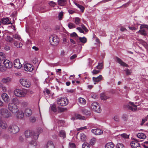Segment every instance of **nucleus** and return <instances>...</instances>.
<instances>
[{"instance_id":"obj_3","label":"nucleus","mask_w":148,"mask_h":148,"mask_svg":"<svg viewBox=\"0 0 148 148\" xmlns=\"http://www.w3.org/2000/svg\"><path fill=\"white\" fill-rule=\"evenodd\" d=\"M0 114L1 117L7 118L11 116V114L8 110L5 108H1L0 109Z\"/></svg>"},{"instance_id":"obj_8","label":"nucleus","mask_w":148,"mask_h":148,"mask_svg":"<svg viewBox=\"0 0 148 148\" xmlns=\"http://www.w3.org/2000/svg\"><path fill=\"white\" fill-rule=\"evenodd\" d=\"M91 108L92 110L97 112H100L101 111L100 107L96 102H94L92 103Z\"/></svg>"},{"instance_id":"obj_10","label":"nucleus","mask_w":148,"mask_h":148,"mask_svg":"<svg viewBox=\"0 0 148 148\" xmlns=\"http://www.w3.org/2000/svg\"><path fill=\"white\" fill-rule=\"evenodd\" d=\"M24 70L27 71H32L34 69V67L31 64H25L24 66Z\"/></svg>"},{"instance_id":"obj_25","label":"nucleus","mask_w":148,"mask_h":148,"mask_svg":"<svg viewBox=\"0 0 148 148\" xmlns=\"http://www.w3.org/2000/svg\"><path fill=\"white\" fill-rule=\"evenodd\" d=\"M59 136L63 139L65 138L66 136L65 132L64 130H60L59 132Z\"/></svg>"},{"instance_id":"obj_48","label":"nucleus","mask_w":148,"mask_h":148,"mask_svg":"<svg viewBox=\"0 0 148 148\" xmlns=\"http://www.w3.org/2000/svg\"><path fill=\"white\" fill-rule=\"evenodd\" d=\"M81 26V27L82 29L84 31L86 32H88V30L87 29L86 27L83 24H82Z\"/></svg>"},{"instance_id":"obj_29","label":"nucleus","mask_w":148,"mask_h":148,"mask_svg":"<svg viewBox=\"0 0 148 148\" xmlns=\"http://www.w3.org/2000/svg\"><path fill=\"white\" fill-rule=\"evenodd\" d=\"M75 119L82 120H85L86 119L85 117L79 114H76L75 115L74 120H75Z\"/></svg>"},{"instance_id":"obj_50","label":"nucleus","mask_w":148,"mask_h":148,"mask_svg":"<svg viewBox=\"0 0 148 148\" xmlns=\"http://www.w3.org/2000/svg\"><path fill=\"white\" fill-rule=\"evenodd\" d=\"M48 4L50 6L53 7H54L56 4V3L52 1L49 2Z\"/></svg>"},{"instance_id":"obj_32","label":"nucleus","mask_w":148,"mask_h":148,"mask_svg":"<svg viewBox=\"0 0 148 148\" xmlns=\"http://www.w3.org/2000/svg\"><path fill=\"white\" fill-rule=\"evenodd\" d=\"M58 4L61 6H63L65 5L66 2V0H58Z\"/></svg>"},{"instance_id":"obj_59","label":"nucleus","mask_w":148,"mask_h":148,"mask_svg":"<svg viewBox=\"0 0 148 148\" xmlns=\"http://www.w3.org/2000/svg\"><path fill=\"white\" fill-rule=\"evenodd\" d=\"M1 57H2L3 58H5V55L3 53H0V58L1 59Z\"/></svg>"},{"instance_id":"obj_16","label":"nucleus","mask_w":148,"mask_h":148,"mask_svg":"<svg viewBox=\"0 0 148 148\" xmlns=\"http://www.w3.org/2000/svg\"><path fill=\"white\" fill-rule=\"evenodd\" d=\"M1 97L2 99L6 103H8L10 101V98L8 95L6 93L2 94Z\"/></svg>"},{"instance_id":"obj_34","label":"nucleus","mask_w":148,"mask_h":148,"mask_svg":"<svg viewBox=\"0 0 148 148\" xmlns=\"http://www.w3.org/2000/svg\"><path fill=\"white\" fill-rule=\"evenodd\" d=\"M73 19H74V22L76 24V25H79L80 23L81 22V20L80 19L79 17H75L73 18Z\"/></svg>"},{"instance_id":"obj_33","label":"nucleus","mask_w":148,"mask_h":148,"mask_svg":"<svg viewBox=\"0 0 148 148\" xmlns=\"http://www.w3.org/2000/svg\"><path fill=\"white\" fill-rule=\"evenodd\" d=\"M14 45L17 48L21 47L23 46V44L21 42H18L17 41H14Z\"/></svg>"},{"instance_id":"obj_62","label":"nucleus","mask_w":148,"mask_h":148,"mask_svg":"<svg viewBox=\"0 0 148 148\" xmlns=\"http://www.w3.org/2000/svg\"><path fill=\"white\" fill-rule=\"evenodd\" d=\"M88 65L89 66H90L92 65V63H93V61L90 58H89L88 59Z\"/></svg>"},{"instance_id":"obj_6","label":"nucleus","mask_w":148,"mask_h":148,"mask_svg":"<svg viewBox=\"0 0 148 148\" xmlns=\"http://www.w3.org/2000/svg\"><path fill=\"white\" fill-rule=\"evenodd\" d=\"M8 108L10 112L14 114L16 113L19 110L17 106L12 103L8 104Z\"/></svg>"},{"instance_id":"obj_52","label":"nucleus","mask_w":148,"mask_h":148,"mask_svg":"<svg viewBox=\"0 0 148 148\" xmlns=\"http://www.w3.org/2000/svg\"><path fill=\"white\" fill-rule=\"evenodd\" d=\"M20 104H21L22 106L24 107H26L28 105L27 103L25 101L23 102L22 103H21Z\"/></svg>"},{"instance_id":"obj_15","label":"nucleus","mask_w":148,"mask_h":148,"mask_svg":"<svg viewBox=\"0 0 148 148\" xmlns=\"http://www.w3.org/2000/svg\"><path fill=\"white\" fill-rule=\"evenodd\" d=\"M14 66L18 69H20L22 66V65L18 59H16L14 61Z\"/></svg>"},{"instance_id":"obj_40","label":"nucleus","mask_w":148,"mask_h":148,"mask_svg":"<svg viewBox=\"0 0 148 148\" xmlns=\"http://www.w3.org/2000/svg\"><path fill=\"white\" fill-rule=\"evenodd\" d=\"M68 26L69 27L70 29L75 28L76 27L75 25L73 23L71 22L69 23Z\"/></svg>"},{"instance_id":"obj_39","label":"nucleus","mask_w":148,"mask_h":148,"mask_svg":"<svg viewBox=\"0 0 148 148\" xmlns=\"http://www.w3.org/2000/svg\"><path fill=\"white\" fill-rule=\"evenodd\" d=\"M100 97L101 99L103 100H106L109 98L108 97H107L104 93L101 94Z\"/></svg>"},{"instance_id":"obj_1","label":"nucleus","mask_w":148,"mask_h":148,"mask_svg":"<svg viewBox=\"0 0 148 148\" xmlns=\"http://www.w3.org/2000/svg\"><path fill=\"white\" fill-rule=\"evenodd\" d=\"M39 134L38 132H34L30 130H27L25 132V136L27 138H29L32 139L30 142L31 144L36 146L37 143L36 140L38 139Z\"/></svg>"},{"instance_id":"obj_61","label":"nucleus","mask_w":148,"mask_h":148,"mask_svg":"<svg viewBox=\"0 0 148 148\" xmlns=\"http://www.w3.org/2000/svg\"><path fill=\"white\" fill-rule=\"evenodd\" d=\"M83 112L86 115H89L90 114V112L86 110H84L83 111Z\"/></svg>"},{"instance_id":"obj_37","label":"nucleus","mask_w":148,"mask_h":148,"mask_svg":"<svg viewBox=\"0 0 148 148\" xmlns=\"http://www.w3.org/2000/svg\"><path fill=\"white\" fill-rule=\"evenodd\" d=\"M3 138L5 139L8 140L10 138V136L8 133H5L2 136Z\"/></svg>"},{"instance_id":"obj_64","label":"nucleus","mask_w":148,"mask_h":148,"mask_svg":"<svg viewBox=\"0 0 148 148\" xmlns=\"http://www.w3.org/2000/svg\"><path fill=\"white\" fill-rule=\"evenodd\" d=\"M4 49L7 51H8L10 49V47L8 45H5L4 47Z\"/></svg>"},{"instance_id":"obj_57","label":"nucleus","mask_w":148,"mask_h":148,"mask_svg":"<svg viewBox=\"0 0 148 148\" xmlns=\"http://www.w3.org/2000/svg\"><path fill=\"white\" fill-rule=\"evenodd\" d=\"M76 29L80 33H84V30L81 27H77Z\"/></svg>"},{"instance_id":"obj_47","label":"nucleus","mask_w":148,"mask_h":148,"mask_svg":"<svg viewBox=\"0 0 148 148\" xmlns=\"http://www.w3.org/2000/svg\"><path fill=\"white\" fill-rule=\"evenodd\" d=\"M103 66V64L102 63H99L98 65L97 66L96 68L98 69H102Z\"/></svg>"},{"instance_id":"obj_58","label":"nucleus","mask_w":148,"mask_h":148,"mask_svg":"<svg viewBox=\"0 0 148 148\" xmlns=\"http://www.w3.org/2000/svg\"><path fill=\"white\" fill-rule=\"evenodd\" d=\"M30 121L32 123L35 122L36 121V119L34 117H31L30 119Z\"/></svg>"},{"instance_id":"obj_12","label":"nucleus","mask_w":148,"mask_h":148,"mask_svg":"<svg viewBox=\"0 0 148 148\" xmlns=\"http://www.w3.org/2000/svg\"><path fill=\"white\" fill-rule=\"evenodd\" d=\"M130 145L132 148H140V144L138 141L135 139L131 142Z\"/></svg>"},{"instance_id":"obj_54","label":"nucleus","mask_w":148,"mask_h":148,"mask_svg":"<svg viewBox=\"0 0 148 148\" xmlns=\"http://www.w3.org/2000/svg\"><path fill=\"white\" fill-rule=\"evenodd\" d=\"M121 137L125 138H129V136L128 135H127L125 134H121Z\"/></svg>"},{"instance_id":"obj_44","label":"nucleus","mask_w":148,"mask_h":148,"mask_svg":"<svg viewBox=\"0 0 148 148\" xmlns=\"http://www.w3.org/2000/svg\"><path fill=\"white\" fill-rule=\"evenodd\" d=\"M75 144L72 143H69V148H75Z\"/></svg>"},{"instance_id":"obj_49","label":"nucleus","mask_w":148,"mask_h":148,"mask_svg":"<svg viewBox=\"0 0 148 148\" xmlns=\"http://www.w3.org/2000/svg\"><path fill=\"white\" fill-rule=\"evenodd\" d=\"M122 118L124 121H126L128 119L127 115L126 114H124L122 116Z\"/></svg>"},{"instance_id":"obj_60","label":"nucleus","mask_w":148,"mask_h":148,"mask_svg":"<svg viewBox=\"0 0 148 148\" xmlns=\"http://www.w3.org/2000/svg\"><path fill=\"white\" fill-rule=\"evenodd\" d=\"M71 36H72V37H79L78 36L77 34L75 32H73V33L71 34Z\"/></svg>"},{"instance_id":"obj_13","label":"nucleus","mask_w":148,"mask_h":148,"mask_svg":"<svg viewBox=\"0 0 148 148\" xmlns=\"http://www.w3.org/2000/svg\"><path fill=\"white\" fill-rule=\"evenodd\" d=\"M0 127L3 130H5L8 127L7 123L5 121H0Z\"/></svg>"},{"instance_id":"obj_19","label":"nucleus","mask_w":148,"mask_h":148,"mask_svg":"<svg viewBox=\"0 0 148 148\" xmlns=\"http://www.w3.org/2000/svg\"><path fill=\"white\" fill-rule=\"evenodd\" d=\"M91 132L96 135H101L103 133L102 131L99 129H93L91 130Z\"/></svg>"},{"instance_id":"obj_53","label":"nucleus","mask_w":148,"mask_h":148,"mask_svg":"<svg viewBox=\"0 0 148 148\" xmlns=\"http://www.w3.org/2000/svg\"><path fill=\"white\" fill-rule=\"evenodd\" d=\"M51 109L52 111L53 112H55L57 111V109L56 108V106L55 105H52L51 107Z\"/></svg>"},{"instance_id":"obj_17","label":"nucleus","mask_w":148,"mask_h":148,"mask_svg":"<svg viewBox=\"0 0 148 148\" xmlns=\"http://www.w3.org/2000/svg\"><path fill=\"white\" fill-rule=\"evenodd\" d=\"M116 62L120 64L121 66L125 67H128V65L126 63L123 62L121 59L117 57H116Z\"/></svg>"},{"instance_id":"obj_14","label":"nucleus","mask_w":148,"mask_h":148,"mask_svg":"<svg viewBox=\"0 0 148 148\" xmlns=\"http://www.w3.org/2000/svg\"><path fill=\"white\" fill-rule=\"evenodd\" d=\"M3 64L5 67L7 68H10L12 66V62L8 60H6L4 61Z\"/></svg>"},{"instance_id":"obj_24","label":"nucleus","mask_w":148,"mask_h":148,"mask_svg":"<svg viewBox=\"0 0 148 148\" xmlns=\"http://www.w3.org/2000/svg\"><path fill=\"white\" fill-rule=\"evenodd\" d=\"M25 114L26 116H29L32 114V112L31 109L27 108L25 110Z\"/></svg>"},{"instance_id":"obj_42","label":"nucleus","mask_w":148,"mask_h":148,"mask_svg":"<svg viewBox=\"0 0 148 148\" xmlns=\"http://www.w3.org/2000/svg\"><path fill=\"white\" fill-rule=\"evenodd\" d=\"M90 145L87 143H84L82 145V148H89Z\"/></svg>"},{"instance_id":"obj_43","label":"nucleus","mask_w":148,"mask_h":148,"mask_svg":"<svg viewBox=\"0 0 148 148\" xmlns=\"http://www.w3.org/2000/svg\"><path fill=\"white\" fill-rule=\"evenodd\" d=\"M116 148H124V147L122 144L118 143L116 146Z\"/></svg>"},{"instance_id":"obj_51","label":"nucleus","mask_w":148,"mask_h":148,"mask_svg":"<svg viewBox=\"0 0 148 148\" xmlns=\"http://www.w3.org/2000/svg\"><path fill=\"white\" fill-rule=\"evenodd\" d=\"M13 38L19 40L21 38L20 36L17 34H15L14 35H13Z\"/></svg>"},{"instance_id":"obj_26","label":"nucleus","mask_w":148,"mask_h":148,"mask_svg":"<svg viewBox=\"0 0 148 148\" xmlns=\"http://www.w3.org/2000/svg\"><path fill=\"white\" fill-rule=\"evenodd\" d=\"M137 136L138 138L141 139H145L147 137L146 135L143 133H138Z\"/></svg>"},{"instance_id":"obj_63","label":"nucleus","mask_w":148,"mask_h":148,"mask_svg":"<svg viewBox=\"0 0 148 148\" xmlns=\"http://www.w3.org/2000/svg\"><path fill=\"white\" fill-rule=\"evenodd\" d=\"M66 110V108H59V111L60 112H63Z\"/></svg>"},{"instance_id":"obj_9","label":"nucleus","mask_w":148,"mask_h":148,"mask_svg":"<svg viewBox=\"0 0 148 148\" xmlns=\"http://www.w3.org/2000/svg\"><path fill=\"white\" fill-rule=\"evenodd\" d=\"M20 84L23 86L29 88L31 85V83L26 79H21L20 80Z\"/></svg>"},{"instance_id":"obj_38","label":"nucleus","mask_w":148,"mask_h":148,"mask_svg":"<svg viewBox=\"0 0 148 148\" xmlns=\"http://www.w3.org/2000/svg\"><path fill=\"white\" fill-rule=\"evenodd\" d=\"M127 75H130L132 72V70L131 69L129 70L128 69H126L124 70Z\"/></svg>"},{"instance_id":"obj_20","label":"nucleus","mask_w":148,"mask_h":148,"mask_svg":"<svg viewBox=\"0 0 148 148\" xmlns=\"http://www.w3.org/2000/svg\"><path fill=\"white\" fill-rule=\"evenodd\" d=\"M102 76L101 75H100L96 77H93L92 80L94 82V84H95L96 82L97 83L101 81L102 79Z\"/></svg>"},{"instance_id":"obj_23","label":"nucleus","mask_w":148,"mask_h":148,"mask_svg":"<svg viewBox=\"0 0 148 148\" xmlns=\"http://www.w3.org/2000/svg\"><path fill=\"white\" fill-rule=\"evenodd\" d=\"M47 148H55V146L53 142L51 141H49L47 143Z\"/></svg>"},{"instance_id":"obj_27","label":"nucleus","mask_w":148,"mask_h":148,"mask_svg":"<svg viewBox=\"0 0 148 148\" xmlns=\"http://www.w3.org/2000/svg\"><path fill=\"white\" fill-rule=\"evenodd\" d=\"M78 102L81 104L82 105H84L86 103V100L83 98L79 97L78 99Z\"/></svg>"},{"instance_id":"obj_30","label":"nucleus","mask_w":148,"mask_h":148,"mask_svg":"<svg viewBox=\"0 0 148 148\" xmlns=\"http://www.w3.org/2000/svg\"><path fill=\"white\" fill-rule=\"evenodd\" d=\"M114 144L111 142L107 143L105 145V148H113L114 147Z\"/></svg>"},{"instance_id":"obj_11","label":"nucleus","mask_w":148,"mask_h":148,"mask_svg":"<svg viewBox=\"0 0 148 148\" xmlns=\"http://www.w3.org/2000/svg\"><path fill=\"white\" fill-rule=\"evenodd\" d=\"M126 107L130 110L134 111L137 110V106L135 105L134 103L130 102L129 104L127 105Z\"/></svg>"},{"instance_id":"obj_21","label":"nucleus","mask_w":148,"mask_h":148,"mask_svg":"<svg viewBox=\"0 0 148 148\" xmlns=\"http://www.w3.org/2000/svg\"><path fill=\"white\" fill-rule=\"evenodd\" d=\"M12 101L13 103L16 105H18L21 103V102L17 97H15L12 99Z\"/></svg>"},{"instance_id":"obj_4","label":"nucleus","mask_w":148,"mask_h":148,"mask_svg":"<svg viewBox=\"0 0 148 148\" xmlns=\"http://www.w3.org/2000/svg\"><path fill=\"white\" fill-rule=\"evenodd\" d=\"M59 39L56 36L52 35L49 38V41L51 45L53 46H57L59 43Z\"/></svg>"},{"instance_id":"obj_56","label":"nucleus","mask_w":148,"mask_h":148,"mask_svg":"<svg viewBox=\"0 0 148 148\" xmlns=\"http://www.w3.org/2000/svg\"><path fill=\"white\" fill-rule=\"evenodd\" d=\"M100 72V71L98 70H94L92 71V73L93 74H96Z\"/></svg>"},{"instance_id":"obj_18","label":"nucleus","mask_w":148,"mask_h":148,"mask_svg":"<svg viewBox=\"0 0 148 148\" xmlns=\"http://www.w3.org/2000/svg\"><path fill=\"white\" fill-rule=\"evenodd\" d=\"M1 23L3 25H8L11 23V22L8 17L3 18L1 20Z\"/></svg>"},{"instance_id":"obj_5","label":"nucleus","mask_w":148,"mask_h":148,"mask_svg":"<svg viewBox=\"0 0 148 148\" xmlns=\"http://www.w3.org/2000/svg\"><path fill=\"white\" fill-rule=\"evenodd\" d=\"M69 101L66 97H60L57 99L58 104L61 106H65L68 103Z\"/></svg>"},{"instance_id":"obj_2","label":"nucleus","mask_w":148,"mask_h":148,"mask_svg":"<svg viewBox=\"0 0 148 148\" xmlns=\"http://www.w3.org/2000/svg\"><path fill=\"white\" fill-rule=\"evenodd\" d=\"M14 94L18 97H23L25 96L27 93V90L25 89H16L14 91Z\"/></svg>"},{"instance_id":"obj_45","label":"nucleus","mask_w":148,"mask_h":148,"mask_svg":"<svg viewBox=\"0 0 148 148\" xmlns=\"http://www.w3.org/2000/svg\"><path fill=\"white\" fill-rule=\"evenodd\" d=\"M113 119L115 121L119 122L120 120L119 116L118 115H116L114 116Z\"/></svg>"},{"instance_id":"obj_36","label":"nucleus","mask_w":148,"mask_h":148,"mask_svg":"<svg viewBox=\"0 0 148 148\" xmlns=\"http://www.w3.org/2000/svg\"><path fill=\"white\" fill-rule=\"evenodd\" d=\"M78 38L80 42L83 43H85L86 42L87 39L85 37H79Z\"/></svg>"},{"instance_id":"obj_35","label":"nucleus","mask_w":148,"mask_h":148,"mask_svg":"<svg viewBox=\"0 0 148 148\" xmlns=\"http://www.w3.org/2000/svg\"><path fill=\"white\" fill-rule=\"evenodd\" d=\"M137 33H139L141 35L144 36L146 35L147 34L146 30L144 29H140Z\"/></svg>"},{"instance_id":"obj_41","label":"nucleus","mask_w":148,"mask_h":148,"mask_svg":"<svg viewBox=\"0 0 148 148\" xmlns=\"http://www.w3.org/2000/svg\"><path fill=\"white\" fill-rule=\"evenodd\" d=\"M75 4L78 8H79V9L82 10V12H84V8L83 6L80 5L77 3H75Z\"/></svg>"},{"instance_id":"obj_55","label":"nucleus","mask_w":148,"mask_h":148,"mask_svg":"<svg viewBox=\"0 0 148 148\" xmlns=\"http://www.w3.org/2000/svg\"><path fill=\"white\" fill-rule=\"evenodd\" d=\"M87 129V126H84V127H81L77 129L78 131H79L80 130H84Z\"/></svg>"},{"instance_id":"obj_31","label":"nucleus","mask_w":148,"mask_h":148,"mask_svg":"<svg viewBox=\"0 0 148 148\" xmlns=\"http://www.w3.org/2000/svg\"><path fill=\"white\" fill-rule=\"evenodd\" d=\"M24 116V113L22 111H20L17 114V116L19 119L23 118Z\"/></svg>"},{"instance_id":"obj_22","label":"nucleus","mask_w":148,"mask_h":148,"mask_svg":"<svg viewBox=\"0 0 148 148\" xmlns=\"http://www.w3.org/2000/svg\"><path fill=\"white\" fill-rule=\"evenodd\" d=\"M11 78L9 77L6 78H4L2 79L1 82L5 84H8L11 82Z\"/></svg>"},{"instance_id":"obj_46","label":"nucleus","mask_w":148,"mask_h":148,"mask_svg":"<svg viewBox=\"0 0 148 148\" xmlns=\"http://www.w3.org/2000/svg\"><path fill=\"white\" fill-rule=\"evenodd\" d=\"M63 14V12H60L58 14V18L59 20H60L62 19Z\"/></svg>"},{"instance_id":"obj_28","label":"nucleus","mask_w":148,"mask_h":148,"mask_svg":"<svg viewBox=\"0 0 148 148\" xmlns=\"http://www.w3.org/2000/svg\"><path fill=\"white\" fill-rule=\"evenodd\" d=\"M80 139L82 142L85 141L86 140L87 138L86 135L83 133H81L80 134Z\"/></svg>"},{"instance_id":"obj_7","label":"nucleus","mask_w":148,"mask_h":148,"mask_svg":"<svg viewBox=\"0 0 148 148\" xmlns=\"http://www.w3.org/2000/svg\"><path fill=\"white\" fill-rule=\"evenodd\" d=\"M8 130L10 133L15 134L19 131V129L18 127L15 125H10L8 127Z\"/></svg>"}]
</instances>
